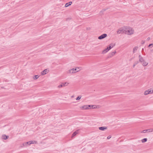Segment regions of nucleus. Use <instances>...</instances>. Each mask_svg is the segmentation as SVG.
<instances>
[{
  "label": "nucleus",
  "mask_w": 153,
  "mask_h": 153,
  "mask_svg": "<svg viewBox=\"0 0 153 153\" xmlns=\"http://www.w3.org/2000/svg\"><path fill=\"white\" fill-rule=\"evenodd\" d=\"M151 89H152V91H153L152 92L153 93V88H151Z\"/></svg>",
  "instance_id": "obj_36"
},
{
  "label": "nucleus",
  "mask_w": 153,
  "mask_h": 153,
  "mask_svg": "<svg viewBox=\"0 0 153 153\" xmlns=\"http://www.w3.org/2000/svg\"><path fill=\"white\" fill-rule=\"evenodd\" d=\"M69 6V4L68 3H66L65 5V6L66 7H68Z\"/></svg>",
  "instance_id": "obj_28"
},
{
  "label": "nucleus",
  "mask_w": 153,
  "mask_h": 153,
  "mask_svg": "<svg viewBox=\"0 0 153 153\" xmlns=\"http://www.w3.org/2000/svg\"><path fill=\"white\" fill-rule=\"evenodd\" d=\"M148 90L149 92V94H151L153 93V92H152L153 91H152L151 88L148 89Z\"/></svg>",
  "instance_id": "obj_24"
},
{
  "label": "nucleus",
  "mask_w": 153,
  "mask_h": 153,
  "mask_svg": "<svg viewBox=\"0 0 153 153\" xmlns=\"http://www.w3.org/2000/svg\"><path fill=\"white\" fill-rule=\"evenodd\" d=\"M145 43V41H142L141 42V43L142 44H143Z\"/></svg>",
  "instance_id": "obj_33"
},
{
  "label": "nucleus",
  "mask_w": 153,
  "mask_h": 153,
  "mask_svg": "<svg viewBox=\"0 0 153 153\" xmlns=\"http://www.w3.org/2000/svg\"><path fill=\"white\" fill-rule=\"evenodd\" d=\"M147 140V139L146 138H144L141 140V142L143 143L146 142Z\"/></svg>",
  "instance_id": "obj_21"
},
{
  "label": "nucleus",
  "mask_w": 153,
  "mask_h": 153,
  "mask_svg": "<svg viewBox=\"0 0 153 153\" xmlns=\"http://www.w3.org/2000/svg\"><path fill=\"white\" fill-rule=\"evenodd\" d=\"M71 97L72 98H73V97H74V96H72Z\"/></svg>",
  "instance_id": "obj_37"
},
{
  "label": "nucleus",
  "mask_w": 153,
  "mask_h": 153,
  "mask_svg": "<svg viewBox=\"0 0 153 153\" xmlns=\"http://www.w3.org/2000/svg\"><path fill=\"white\" fill-rule=\"evenodd\" d=\"M63 86H67L68 84V83L67 82H65V83H62Z\"/></svg>",
  "instance_id": "obj_26"
},
{
  "label": "nucleus",
  "mask_w": 153,
  "mask_h": 153,
  "mask_svg": "<svg viewBox=\"0 0 153 153\" xmlns=\"http://www.w3.org/2000/svg\"><path fill=\"white\" fill-rule=\"evenodd\" d=\"M138 63V62H137L135 63L133 65V67H134L135 65Z\"/></svg>",
  "instance_id": "obj_30"
},
{
  "label": "nucleus",
  "mask_w": 153,
  "mask_h": 153,
  "mask_svg": "<svg viewBox=\"0 0 153 153\" xmlns=\"http://www.w3.org/2000/svg\"><path fill=\"white\" fill-rule=\"evenodd\" d=\"M139 59L140 62L141 63H142L143 61L145 60L140 55L139 56Z\"/></svg>",
  "instance_id": "obj_11"
},
{
  "label": "nucleus",
  "mask_w": 153,
  "mask_h": 153,
  "mask_svg": "<svg viewBox=\"0 0 153 153\" xmlns=\"http://www.w3.org/2000/svg\"><path fill=\"white\" fill-rule=\"evenodd\" d=\"M81 97H82V96L81 95L79 96L76 98V100H79L81 99Z\"/></svg>",
  "instance_id": "obj_23"
},
{
  "label": "nucleus",
  "mask_w": 153,
  "mask_h": 153,
  "mask_svg": "<svg viewBox=\"0 0 153 153\" xmlns=\"http://www.w3.org/2000/svg\"><path fill=\"white\" fill-rule=\"evenodd\" d=\"M147 40H150V38H149V37H148V38H147Z\"/></svg>",
  "instance_id": "obj_35"
},
{
  "label": "nucleus",
  "mask_w": 153,
  "mask_h": 153,
  "mask_svg": "<svg viewBox=\"0 0 153 153\" xmlns=\"http://www.w3.org/2000/svg\"><path fill=\"white\" fill-rule=\"evenodd\" d=\"M115 45L114 43H111L108 46V47H107V48L109 49L110 50L113 47L115 46Z\"/></svg>",
  "instance_id": "obj_8"
},
{
  "label": "nucleus",
  "mask_w": 153,
  "mask_h": 153,
  "mask_svg": "<svg viewBox=\"0 0 153 153\" xmlns=\"http://www.w3.org/2000/svg\"><path fill=\"white\" fill-rule=\"evenodd\" d=\"M37 142L36 141V140H32L30 141V144H37Z\"/></svg>",
  "instance_id": "obj_18"
},
{
  "label": "nucleus",
  "mask_w": 153,
  "mask_h": 153,
  "mask_svg": "<svg viewBox=\"0 0 153 153\" xmlns=\"http://www.w3.org/2000/svg\"><path fill=\"white\" fill-rule=\"evenodd\" d=\"M49 72L48 69H45L41 72V74L42 75H44L48 73Z\"/></svg>",
  "instance_id": "obj_6"
},
{
  "label": "nucleus",
  "mask_w": 153,
  "mask_h": 153,
  "mask_svg": "<svg viewBox=\"0 0 153 153\" xmlns=\"http://www.w3.org/2000/svg\"><path fill=\"white\" fill-rule=\"evenodd\" d=\"M27 143H28L27 144H28V145H29L31 144H30V141H28V142H27Z\"/></svg>",
  "instance_id": "obj_31"
},
{
  "label": "nucleus",
  "mask_w": 153,
  "mask_h": 153,
  "mask_svg": "<svg viewBox=\"0 0 153 153\" xmlns=\"http://www.w3.org/2000/svg\"><path fill=\"white\" fill-rule=\"evenodd\" d=\"M75 68L76 73L79 71H80V68L79 67H76Z\"/></svg>",
  "instance_id": "obj_19"
},
{
  "label": "nucleus",
  "mask_w": 153,
  "mask_h": 153,
  "mask_svg": "<svg viewBox=\"0 0 153 153\" xmlns=\"http://www.w3.org/2000/svg\"><path fill=\"white\" fill-rule=\"evenodd\" d=\"M67 73L68 74H71L76 73L75 68H73L67 71Z\"/></svg>",
  "instance_id": "obj_5"
},
{
  "label": "nucleus",
  "mask_w": 153,
  "mask_h": 153,
  "mask_svg": "<svg viewBox=\"0 0 153 153\" xmlns=\"http://www.w3.org/2000/svg\"><path fill=\"white\" fill-rule=\"evenodd\" d=\"M116 53V51H114L111 52L110 54L109 55V57H111L112 56H114L115 54Z\"/></svg>",
  "instance_id": "obj_12"
},
{
  "label": "nucleus",
  "mask_w": 153,
  "mask_h": 153,
  "mask_svg": "<svg viewBox=\"0 0 153 153\" xmlns=\"http://www.w3.org/2000/svg\"><path fill=\"white\" fill-rule=\"evenodd\" d=\"M141 63L144 66H146L148 64V63L146 62L145 60Z\"/></svg>",
  "instance_id": "obj_14"
},
{
  "label": "nucleus",
  "mask_w": 153,
  "mask_h": 153,
  "mask_svg": "<svg viewBox=\"0 0 153 153\" xmlns=\"http://www.w3.org/2000/svg\"><path fill=\"white\" fill-rule=\"evenodd\" d=\"M153 132V128H150L142 131L141 133H148Z\"/></svg>",
  "instance_id": "obj_4"
},
{
  "label": "nucleus",
  "mask_w": 153,
  "mask_h": 153,
  "mask_svg": "<svg viewBox=\"0 0 153 153\" xmlns=\"http://www.w3.org/2000/svg\"><path fill=\"white\" fill-rule=\"evenodd\" d=\"M72 3V2H71V1L69 2V5H70Z\"/></svg>",
  "instance_id": "obj_32"
},
{
  "label": "nucleus",
  "mask_w": 153,
  "mask_h": 153,
  "mask_svg": "<svg viewBox=\"0 0 153 153\" xmlns=\"http://www.w3.org/2000/svg\"><path fill=\"white\" fill-rule=\"evenodd\" d=\"M9 137L8 136H7L5 134H3L2 136V138L4 140H6Z\"/></svg>",
  "instance_id": "obj_13"
},
{
  "label": "nucleus",
  "mask_w": 153,
  "mask_h": 153,
  "mask_svg": "<svg viewBox=\"0 0 153 153\" xmlns=\"http://www.w3.org/2000/svg\"><path fill=\"white\" fill-rule=\"evenodd\" d=\"M148 94H149V92L148 89L147 90L145 91L144 93V94L145 95H146Z\"/></svg>",
  "instance_id": "obj_20"
},
{
  "label": "nucleus",
  "mask_w": 153,
  "mask_h": 153,
  "mask_svg": "<svg viewBox=\"0 0 153 153\" xmlns=\"http://www.w3.org/2000/svg\"><path fill=\"white\" fill-rule=\"evenodd\" d=\"M153 45V44H150L149 45V47H150L151 46H152Z\"/></svg>",
  "instance_id": "obj_34"
},
{
  "label": "nucleus",
  "mask_w": 153,
  "mask_h": 153,
  "mask_svg": "<svg viewBox=\"0 0 153 153\" xmlns=\"http://www.w3.org/2000/svg\"><path fill=\"white\" fill-rule=\"evenodd\" d=\"M151 52H153V49L152 50H151Z\"/></svg>",
  "instance_id": "obj_38"
},
{
  "label": "nucleus",
  "mask_w": 153,
  "mask_h": 153,
  "mask_svg": "<svg viewBox=\"0 0 153 153\" xmlns=\"http://www.w3.org/2000/svg\"><path fill=\"white\" fill-rule=\"evenodd\" d=\"M138 48V47H134L133 50V53H135L137 50Z\"/></svg>",
  "instance_id": "obj_15"
},
{
  "label": "nucleus",
  "mask_w": 153,
  "mask_h": 153,
  "mask_svg": "<svg viewBox=\"0 0 153 153\" xmlns=\"http://www.w3.org/2000/svg\"><path fill=\"white\" fill-rule=\"evenodd\" d=\"M107 36V35L106 33H104L100 36H99L98 37V39H102L105 38Z\"/></svg>",
  "instance_id": "obj_7"
},
{
  "label": "nucleus",
  "mask_w": 153,
  "mask_h": 153,
  "mask_svg": "<svg viewBox=\"0 0 153 153\" xmlns=\"http://www.w3.org/2000/svg\"><path fill=\"white\" fill-rule=\"evenodd\" d=\"M107 129V127L105 126L100 127H99V129L100 130L102 131H104L106 130Z\"/></svg>",
  "instance_id": "obj_10"
},
{
  "label": "nucleus",
  "mask_w": 153,
  "mask_h": 153,
  "mask_svg": "<svg viewBox=\"0 0 153 153\" xmlns=\"http://www.w3.org/2000/svg\"><path fill=\"white\" fill-rule=\"evenodd\" d=\"M91 107H90V109H91L92 108V109H94V108H97V106L95 105H90Z\"/></svg>",
  "instance_id": "obj_17"
},
{
  "label": "nucleus",
  "mask_w": 153,
  "mask_h": 153,
  "mask_svg": "<svg viewBox=\"0 0 153 153\" xmlns=\"http://www.w3.org/2000/svg\"><path fill=\"white\" fill-rule=\"evenodd\" d=\"M134 33V30L132 28L130 27H125V34L131 35L133 34Z\"/></svg>",
  "instance_id": "obj_1"
},
{
  "label": "nucleus",
  "mask_w": 153,
  "mask_h": 153,
  "mask_svg": "<svg viewBox=\"0 0 153 153\" xmlns=\"http://www.w3.org/2000/svg\"><path fill=\"white\" fill-rule=\"evenodd\" d=\"M125 27L120 28L117 31V33L118 34L121 33H125Z\"/></svg>",
  "instance_id": "obj_3"
},
{
  "label": "nucleus",
  "mask_w": 153,
  "mask_h": 153,
  "mask_svg": "<svg viewBox=\"0 0 153 153\" xmlns=\"http://www.w3.org/2000/svg\"><path fill=\"white\" fill-rule=\"evenodd\" d=\"M63 86V85L62 84H61V85H59L58 86V88H61Z\"/></svg>",
  "instance_id": "obj_27"
},
{
  "label": "nucleus",
  "mask_w": 153,
  "mask_h": 153,
  "mask_svg": "<svg viewBox=\"0 0 153 153\" xmlns=\"http://www.w3.org/2000/svg\"><path fill=\"white\" fill-rule=\"evenodd\" d=\"M111 137L110 136H109L107 137V139H109L110 138H111Z\"/></svg>",
  "instance_id": "obj_29"
},
{
  "label": "nucleus",
  "mask_w": 153,
  "mask_h": 153,
  "mask_svg": "<svg viewBox=\"0 0 153 153\" xmlns=\"http://www.w3.org/2000/svg\"><path fill=\"white\" fill-rule=\"evenodd\" d=\"M28 143H23L22 145L23 146H27V145Z\"/></svg>",
  "instance_id": "obj_25"
},
{
  "label": "nucleus",
  "mask_w": 153,
  "mask_h": 153,
  "mask_svg": "<svg viewBox=\"0 0 153 153\" xmlns=\"http://www.w3.org/2000/svg\"><path fill=\"white\" fill-rule=\"evenodd\" d=\"M78 133V130H77L75 131L74 132V133L73 134H72V137H73L74 136H76L77 134Z\"/></svg>",
  "instance_id": "obj_16"
},
{
  "label": "nucleus",
  "mask_w": 153,
  "mask_h": 153,
  "mask_svg": "<svg viewBox=\"0 0 153 153\" xmlns=\"http://www.w3.org/2000/svg\"><path fill=\"white\" fill-rule=\"evenodd\" d=\"M109 50H110L107 47V48L102 51V54H105L107 53Z\"/></svg>",
  "instance_id": "obj_9"
},
{
  "label": "nucleus",
  "mask_w": 153,
  "mask_h": 153,
  "mask_svg": "<svg viewBox=\"0 0 153 153\" xmlns=\"http://www.w3.org/2000/svg\"><path fill=\"white\" fill-rule=\"evenodd\" d=\"M39 77V76L38 75H35L33 77V79L34 80H36Z\"/></svg>",
  "instance_id": "obj_22"
},
{
  "label": "nucleus",
  "mask_w": 153,
  "mask_h": 153,
  "mask_svg": "<svg viewBox=\"0 0 153 153\" xmlns=\"http://www.w3.org/2000/svg\"><path fill=\"white\" fill-rule=\"evenodd\" d=\"M90 105H85L80 107V108L82 110H88L90 109Z\"/></svg>",
  "instance_id": "obj_2"
}]
</instances>
